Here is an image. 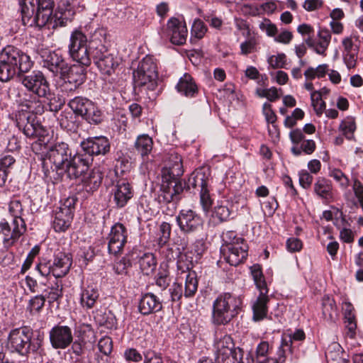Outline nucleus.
<instances>
[{"label":"nucleus","instance_id":"obj_1","mask_svg":"<svg viewBox=\"0 0 363 363\" xmlns=\"http://www.w3.org/2000/svg\"><path fill=\"white\" fill-rule=\"evenodd\" d=\"M33 66L30 57L15 46L6 45L0 50V81L8 82L18 74L28 91L41 97L48 91L50 84L40 70L30 72Z\"/></svg>","mask_w":363,"mask_h":363},{"label":"nucleus","instance_id":"obj_2","mask_svg":"<svg viewBox=\"0 0 363 363\" xmlns=\"http://www.w3.org/2000/svg\"><path fill=\"white\" fill-rule=\"evenodd\" d=\"M201 250H188L184 252L179 251L177 261V269L178 274H186L184 286L182 283L174 281L172 286L168 289L169 294V301L172 303H177L180 306L182 303V298L186 299L192 298L198 291L199 281L196 273L191 271L193 268L194 262L199 258L202 253Z\"/></svg>","mask_w":363,"mask_h":363},{"label":"nucleus","instance_id":"obj_3","mask_svg":"<svg viewBox=\"0 0 363 363\" xmlns=\"http://www.w3.org/2000/svg\"><path fill=\"white\" fill-rule=\"evenodd\" d=\"M47 159L53 164L59 174L66 173L70 179H77L86 171L89 160L82 158V153L72 154L69 145L56 143L47 152Z\"/></svg>","mask_w":363,"mask_h":363},{"label":"nucleus","instance_id":"obj_4","mask_svg":"<svg viewBox=\"0 0 363 363\" xmlns=\"http://www.w3.org/2000/svg\"><path fill=\"white\" fill-rule=\"evenodd\" d=\"M41 98L33 94L28 99H24L21 103V112L16 117L17 127L28 138H40L45 133L35 116L45 111V105Z\"/></svg>","mask_w":363,"mask_h":363},{"label":"nucleus","instance_id":"obj_5","mask_svg":"<svg viewBox=\"0 0 363 363\" xmlns=\"http://www.w3.org/2000/svg\"><path fill=\"white\" fill-rule=\"evenodd\" d=\"M18 4L25 26L42 28L56 18L53 0H19Z\"/></svg>","mask_w":363,"mask_h":363},{"label":"nucleus","instance_id":"obj_6","mask_svg":"<svg viewBox=\"0 0 363 363\" xmlns=\"http://www.w3.org/2000/svg\"><path fill=\"white\" fill-rule=\"evenodd\" d=\"M169 160L172 164L168 167V175L163 177L160 199L175 206L180 200V195L184 189V183L179 179L183 174L182 160L181 155L175 152L170 154Z\"/></svg>","mask_w":363,"mask_h":363},{"label":"nucleus","instance_id":"obj_7","mask_svg":"<svg viewBox=\"0 0 363 363\" xmlns=\"http://www.w3.org/2000/svg\"><path fill=\"white\" fill-rule=\"evenodd\" d=\"M242 299L230 292L218 296L213 303L212 323L216 326L228 325L240 313Z\"/></svg>","mask_w":363,"mask_h":363},{"label":"nucleus","instance_id":"obj_8","mask_svg":"<svg viewBox=\"0 0 363 363\" xmlns=\"http://www.w3.org/2000/svg\"><path fill=\"white\" fill-rule=\"evenodd\" d=\"M221 257L232 266L243 262L248 255V245L236 232L228 230L222 234Z\"/></svg>","mask_w":363,"mask_h":363},{"label":"nucleus","instance_id":"obj_9","mask_svg":"<svg viewBox=\"0 0 363 363\" xmlns=\"http://www.w3.org/2000/svg\"><path fill=\"white\" fill-rule=\"evenodd\" d=\"M209 180V169L202 168L194 172L184 184V189L199 190L200 203L204 211H208L213 203L208 187Z\"/></svg>","mask_w":363,"mask_h":363},{"label":"nucleus","instance_id":"obj_10","mask_svg":"<svg viewBox=\"0 0 363 363\" xmlns=\"http://www.w3.org/2000/svg\"><path fill=\"white\" fill-rule=\"evenodd\" d=\"M68 54L78 65L89 67L91 65V54L87 46V37L82 30L75 29L69 37Z\"/></svg>","mask_w":363,"mask_h":363},{"label":"nucleus","instance_id":"obj_11","mask_svg":"<svg viewBox=\"0 0 363 363\" xmlns=\"http://www.w3.org/2000/svg\"><path fill=\"white\" fill-rule=\"evenodd\" d=\"M33 330L28 326H22L10 330L7 337L6 347L11 353L23 356L28 352V347L33 343Z\"/></svg>","mask_w":363,"mask_h":363},{"label":"nucleus","instance_id":"obj_12","mask_svg":"<svg viewBox=\"0 0 363 363\" xmlns=\"http://www.w3.org/2000/svg\"><path fill=\"white\" fill-rule=\"evenodd\" d=\"M80 146L83 151L82 158L89 160L86 164V170L92 164L94 157L104 156L111 150L109 139L104 135L89 137L80 142Z\"/></svg>","mask_w":363,"mask_h":363},{"label":"nucleus","instance_id":"obj_13","mask_svg":"<svg viewBox=\"0 0 363 363\" xmlns=\"http://www.w3.org/2000/svg\"><path fill=\"white\" fill-rule=\"evenodd\" d=\"M177 224L186 236H194L203 229L204 220L201 216L191 209H182L176 216Z\"/></svg>","mask_w":363,"mask_h":363},{"label":"nucleus","instance_id":"obj_14","mask_svg":"<svg viewBox=\"0 0 363 363\" xmlns=\"http://www.w3.org/2000/svg\"><path fill=\"white\" fill-rule=\"evenodd\" d=\"M161 38L169 40L174 45H181L186 43L188 30L185 22L179 18L171 17L166 27L158 30Z\"/></svg>","mask_w":363,"mask_h":363},{"label":"nucleus","instance_id":"obj_15","mask_svg":"<svg viewBox=\"0 0 363 363\" xmlns=\"http://www.w3.org/2000/svg\"><path fill=\"white\" fill-rule=\"evenodd\" d=\"M128 229L121 223H116L108 235V253L118 256L123 252L128 240Z\"/></svg>","mask_w":363,"mask_h":363},{"label":"nucleus","instance_id":"obj_16","mask_svg":"<svg viewBox=\"0 0 363 363\" xmlns=\"http://www.w3.org/2000/svg\"><path fill=\"white\" fill-rule=\"evenodd\" d=\"M49 340L52 348L65 350L73 341L72 330L67 325H55L49 331Z\"/></svg>","mask_w":363,"mask_h":363},{"label":"nucleus","instance_id":"obj_17","mask_svg":"<svg viewBox=\"0 0 363 363\" xmlns=\"http://www.w3.org/2000/svg\"><path fill=\"white\" fill-rule=\"evenodd\" d=\"M289 138L294 144L291 151L295 156H299L302 153L311 155L315 150V141L313 140H306L303 131L299 128L292 130L289 133Z\"/></svg>","mask_w":363,"mask_h":363},{"label":"nucleus","instance_id":"obj_18","mask_svg":"<svg viewBox=\"0 0 363 363\" xmlns=\"http://www.w3.org/2000/svg\"><path fill=\"white\" fill-rule=\"evenodd\" d=\"M68 63L59 50L50 51L43 60V67L55 77H61L68 70Z\"/></svg>","mask_w":363,"mask_h":363},{"label":"nucleus","instance_id":"obj_19","mask_svg":"<svg viewBox=\"0 0 363 363\" xmlns=\"http://www.w3.org/2000/svg\"><path fill=\"white\" fill-rule=\"evenodd\" d=\"M238 210V203L233 197L222 198L217 201L214 207L213 216L220 222H225L235 216Z\"/></svg>","mask_w":363,"mask_h":363},{"label":"nucleus","instance_id":"obj_20","mask_svg":"<svg viewBox=\"0 0 363 363\" xmlns=\"http://www.w3.org/2000/svg\"><path fill=\"white\" fill-rule=\"evenodd\" d=\"M107 31L102 27H98L86 35L87 46L91 56L99 55L101 52L107 51L106 43Z\"/></svg>","mask_w":363,"mask_h":363},{"label":"nucleus","instance_id":"obj_21","mask_svg":"<svg viewBox=\"0 0 363 363\" xmlns=\"http://www.w3.org/2000/svg\"><path fill=\"white\" fill-rule=\"evenodd\" d=\"M111 195L115 206L118 208H122L127 205L133 196V191L128 182L121 180L113 187Z\"/></svg>","mask_w":363,"mask_h":363},{"label":"nucleus","instance_id":"obj_22","mask_svg":"<svg viewBox=\"0 0 363 363\" xmlns=\"http://www.w3.org/2000/svg\"><path fill=\"white\" fill-rule=\"evenodd\" d=\"M12 225L13 229L11 230L6 219H2L0 221V240L6 249L13 246L26 231L16 225Z\"/></svg>","mask_w":363,"mask_h":363},{"label":"nucleus","instance_id":"obj_23","mask_svg":"<svg viewBox=\"0 0 363 363\" xmlns=\"http://www.w3.org/2000/svg\"><path fill=\"white\" fill-rule=\"evenodd\" d=\"M94 63L102 74L111 75L119 65V58L107 51L91 56Z\"/></svg>","mask_w":363,"mask_h":363},{"label":"nucleus","instance_id":"obj_24","mask_svg":"<svg viewBox=\"0 0 363 363\" xmlns=\"http://www.w3.org/2000/svg\"><path fill=\"white\" fill-rule=\"evenodd\" d=\"M162 301L152 292L142 294L138 301V311L143 315H148L160 311Z\"/></svg>","mask_w":363,"mask_h":363},{"label":"nucleus","instance_id":"obj_25","mask_svg":"<svg viewBox=\"0 0 363 363\" xmlns=\"http://www.w3.org/2000/svg\"><path fill=\"white\" fill-rule=\"evenodd\" d=\"M133 79L135 86L145 87L152 92L149 96L150 99H155L159 94L160 90L158 89V77L146 74L137 69L133 72Z\"/></svg>","mask_w":363,"mask_h":363},{"label":"nucleus","instance_id":"obj_26","mask_svg":"<svg viewBox=\"0 0 363 363\" xmlns=\"http://www.w3.org/2000/svg\"><path fill=\"white\" fill-rule=\"evenodd\" d=\"M72 257L69 253L57 252L52 262V275L56 278L65 276L69 271Z\"/></svg>","mask_w":363,"mask_h":363},{"label":"nucleus","instance_id":"obj_27","mask_svg":"<svg viewBox=\"0 0 363 363\" xmlns=\"http://www.w3.org/2000/svg\"><path fill=\"white\" fill-rule=\"evenodd\" d=\"M99 298V291L96 285L83 284L79 294V303L84 310L93 308Z\"/></svg>","mask_w":363,"mask_h":363},{"label":"nucleus","instance_id":"obj_28","mask_svg":"<svg viewBox=\"0 0 363 363\" xmlns=\"http://www.w3.org/2000/svg\"><path fill=\"white\" fill-rule=\"evenodd\" d=\"M78 4L77 0H59L55 16L61 26L66 24L67 21H72L78 9Z\"/></svg>","mask_w":363,"mask_h":363},{"label":"nucleus","instance_id":"obj_29","mask_svg":"<svg viewBox=\"0 0 363 363\" xmlns=\"http://www.w3.org/2000/svg\"><path fill=\"white\" fill-rule=\"evenodd\" d=\"M330 40L331 34L330 31L326 29H321L318 31L317 38L313 39L308 38L306 40V43L308 47L313 48L317 54L325 55Z\"/></svg>","mask_w":363,"mask_h":363},{"label":"nucleus","instance_id":"obj_30","mask_svg":"<svg viewBox=\"0 0 363 363\" xmlns=\"http://www.w3.org/2000/svg\"><path fill=\"white\" fill-rule=\"evenodd\" d=\"M313 192L324 201H331L333 198L332 182L324 177H317L313 184Z\"/></svg>","mask_w":363,"mask_h":363},{"label":"nucleus","instance_id":"obj_31","mask_svg":"<svg viewBox=\"0 0 363 363\" xmlns=\"http://www.w3.org/2000/svg\"><path fill=\"white\" fill-rule=\"evenodd\" d=\"M102 179L103 174L100 169L94 168L83 176L82 183L84 190L89 194L96 191L101 186Z\"/></svg>","mask_w":363,"mask_h":363},{"label":"nucleus","instance_id":"obj_32","mask_svg":"<svg viewBox=\"0 0 363 363\" xmlns=\"http://www.w3.org/2000/svg\"><path fill=\"white\" fill-rule=\"evenodd\" d=\"M15 163V157L9 152L3 153L0 156V187L6 186Z\"/></svg>","mask_w":363,"mask_h":363},{"label":"nucleus","instance_id":"obj_33","mask_svg":"<svg viewBox=\"0 0 363 363\" xmlns=\"http://www.w3.org/2000/svg\"><path fill=\"white\" fill-rule=\"evenodd\" d=\"M9 213L13 218L12 225H16L26 230V224L23 218L24 205L23 202L14 198L9 203Z\"/></svg>","mask_w":363,"mask_h":363},{"label":"nucleus","instance_id":"obj_34","mask_svg":"<svg viewBox=\"0 0 363 363\" xmlns=\"http://www.w3.org/2000/svg\"><path fill=\"white\" fill-rule=\"evenodd\" d=\"M86 67L83 65H68V70L60 78L68 80V82L81 86L86 80Z\"/></svg>","mask_w":363,"mask_h":363},{"label":"nucleus","instance_id":"obj_35","mask_svg":"<svg viewBox=\"0 0 363 363\" xmlns=\"http://www.w3.org/2000/svg\"><path fill=\"white\" fill-rule=\"evenodd\" d=\"M176 88L179 93L186 97L193 98L198 94V86L194 78L187 73L179 79Z\"/></svg>","mask_w":363,"mask_h":363},{"label":"nucleus","instance_id":"obj_36","mask_svg":"<svg viewBox=\"0 0 363 363\" xmlns=\"http://www.w3.org/2000/svg\"><path fill=\"white\" fill-rule=\"evenodd\" d=\"M269 295H259L252 303L254 321H260L267 318Z\"/></svg>","mask_w":363,"mask_h":363},{"label":"nucleus","instance_id":"obj_37","mask_svg":"<svg viewBox=\"0 0 363 363\" xmlns=\"http://www.w3.org/2000/svg\"><path fill=\"white\" fill-rule=\"evenodd\" d=\"M153 147V141L147 134H143L135 140L134 147L135 152L139 155L143 160H145L151 153Z\"/></svg>","mask_w":363,"mask_h":363},{"label":"nucleus","instance_id":"obj_38","mask_svg":"<svg viewBox=\"0 0 363 363\" xmlns=\"http://www.w3.org/2000/svg\"><path fill=\"white\" fill-rule=\"evenodd\" d=\"M92 101L86 97L77 96L69 100L67 106L77 116L83 117L87 109L91 104Z\"/></svg>","mask_w":363,"mask_h":363},{"label":"nucleus","instance_id":"obj_39","mask_svg":"<svg viewBox=\"0 0 363 363\" xmlns=\"http://www.w3.org/2000/svg\"><path fill=\"white\" fill-rule=\"evenodd\" d=\"M73 216L67 210L56 211L52 221V226L56 232H65L70 226Z\"/></svg>","mask_w":363,"mask_h":363},{"label":"nucleus","instance_id":"obj_40","mask_svg":"<svg viewBox=\"0 0 363 363\" xmlns=\"http://www.w3.org/2000/svg\"><path fill=\"white\" fill-rule=\"evenodd\" d=\"M250 272L256 288L259 292V295H268L269 289L261 266L252 265L250 267Z\"/></svg>","mask_w":363,"mask_h":363},{"label":"nucleus","instance_id":"obj_41","mask_svg":"<svg viewBox=\"0 0 363 363\" xmlns=\"http://www.w3.org/2000/svg\"><path fill=\"white\" fill-rule=\"evenodd\" d=\"M141 272L146 276L152 274L157 267V262L152 253H144L138 260Z\"/></svg>","mask_w":363,"mask_h":363},{"label":"nucleus","instance_id":"obj_42","mask_svg":"<svg viewBox=\"0 0 363 363\" xmlns=\"http://www.w3.org/2000/svg\"><path fill=\"white\" fill-rule=\"evenodd\" d=\"M322 313L324 318L334 321L337 316V307L334 298L325 296L322 300Z\"/></svg>","mask_w":363,"mask_h":363},{"label":"nucleus","instance_id":"obj_43","mask_svg":"<svg viewBox=\"0 0 363 363\" xmlns=\"http://www.w3.org/2000/svg\"><path fill=\"white\" fill-rule=\"evenodd\" d=\"M155 282L156 286H157L161 291H164L168 287L169 289L172 286V284L170 285V273L167 264H161L158 272L155 277Z\"/></svg>","mask_w":363,"mask_h":363},{"label":"nucleus","instance_id":"obj_44","mask_svg":"<svg viewBox=\"0 0 363 363\" xmlns=\"http://www.w3.org/2000/svg\"><path fill=\"white\" fill-rule=\"evenodd\" d=\"M82 118L91 125H99L104 121V114L99 106L92 101L86 113Z\"/></svg>","mask_w":363,"mask_h":363},{"label":"nucleus","instance_id":"obj_45","mask_svg":"<svg viewBox=\"0 0 363 363\" xmlns=\"http://www.w3.org/2000/svg\"><path fill=\"white\" fill-rule=\"evenodd\" d=\"M41 97L46 100V104L51 112H58L65 104V101L59 95L55 94L51 88L48 89L45 95Z\"/></svg>","mask_w":363,"mask_h":363},{"label":"nucleus","instance_id":"obj_46","mask_svg":"<svg viewBox=\"0 0 363 363\" xmlns=\"http://www.w3.org/2000/svg\"><path fill=\"white\" fill-rule=\"evenodd\" d=\"M143 363H178L175 360L167 357L163 359L162 354L152 349H145L143 350Z\"/></svg>","mask_w":363,"mask_h":363},{"label":"nucleus","instance_id":"obj_47","mask_svg":"<svg viewBox=\"0 0 363 363\" xmlns=\"http://www.w3.org/2000/svg\"><path fill=\"white\" fill-rule=\"evenodd\" d=\"M270 346L268 342H260L256 348V362L257 363H277L274 358L267 357Z\"/></svg>","mask_w":363,"mask_h":363},{"label":"nucleus","instance_id":"obj_48","mask_svg":"<svg viewBox=\"0 0 363 363\" xmlns=\"http://www.w3.org/2000/svg\"><path fill=\"white\" fill-rule=\"evenodd\" d=\"M223 342L226 343V347L225 348L217 349V358L224 361L231 355L233 359H234V352L240 349L233 348L234 344L231 337L229 335H225L223 337Z\"/></svg>","mask_w":363,"mask_h":363},{"label":"nucleus","instance_id":"obj_49","mask_svg":"<svg viewBox=\"0 0 363 363\" xmlns=\"http://www.w3.org/2000/svg\"><path fill=\"white\" fill-rule=\"evenodd\" d=\"M44 289H47L46 291H43L42 293L45 296V300L48 299L50 304L57 302V305H59L63 295L62 286L55 284L54 286L45 288Z\"/></svg>","mask_w":363,"mask_h":363},{"label":"nucleus","instance_id":"obj_50","mask_svg":"<svg viewBox=\"0 0 363 363\" xmlns=\"http://www.w3.org/2000/svg\"><path fill=\"white\" fill-rule=\"evenodd\" d=\"M132 267V262L128 256H124L113 264L115 274L121 276L128 275V271Z\"/></svg>","mask_w":363,"mask_h":363},{"label":"nucleus","instance_id":"obj_51","mask_svg":"<svg viewBox=\"0 0 363 363\" xmlns=\"http://www.w3.org/2000/svg\"><path fill=\"white\" fill-rule=\"evenodd\" d=\"M73 113L70 112L62 111L58 117L60 127L67 131H74L77 128L75 121H74Z\"/></svg>","mask_w":363,"mask_h":363},{"label":"nucleus","instance_id":"obj_52","mask_svg":"<svg viewBox=\"0 0 363 363\" xmlns=\"http://www.w3.org/2000/svg\"><path fill=\"white\" fill-rule=\"evenodd\" d=\"M138 69L140 72L146 73V74L153 75L158 77L157 65L154 60L150 57H145L140 62Z\"/></svg>","mask_w":363,"mask_h":363},{"label":"nucleus","instance_id":"obj_53","mask_svg":"<svg viewBox=\"0 0 363 363\" xmlns=\"http://www.w3.org/2000/svg\"><path fill=\"white\" fill-rule=\"evenodd\" d=\"M157 245L160 256L167 262H172L178 258L179 248H177V251H175L173 247L170 246L168 243Z\"/></svg>","mask_w":363,"mask_h":363},{"label":"nucleus","instance_id":"obj_54","mask_svg":"<svg viewBox=\"0 0 363 363\" xmlns=\"http://www.w3.org/2000/svg\"><path fill=\"white\" fill-rule=\"evenodd\" d=\"M45 303V296L43 294L33 296L28 302L27 310L31 314L39 313L43 308Z\"/></svg>","mask_w":363,"mask_h":363},{"label":"nucleus","instance_id":"obj_55","mask_svg":"<svg viewBox=\"0 0 363 363\" xmlns=\"http://www.w3.org/2000/svg\"><path fill=\"white\" fill-rule=\"evenodd\" d=\"M172 225L167 222H162L160 225L157 245L167 244L171 236Z\"/></svg>","mask_w":363,"mask_h":363},{"label":"nucleus","instance_id":"obj_56","mask_svg":"<svg viewBox=\"0 0 363 363\" xmlns=\"http://www.w3.org/2000/svg\"><path fill=\"white\" fill-rule=\"evenodd\" d=\"M98 318L99 324L104 326L108 329L113 330L117 328V320L113 313L108 311L104 313L100 318Z\"/></svg>","mask_w":363,"mask_h":363},{"label":"nucleus","instance_id":"obj_57","mask_svg":"<svg viewBox=\"0 0 363 363\" xmlns=\"http://www.w3.org/2000/svg\"><path fill=\"white\" fill-rule=\"evenodd\" d=\"M207 31V28L205 23L199 18L194 21L191 28V38L194 37L196 39L202 38Z\"/></svg>","mask_w":363,"mask_h":363},{"label":"nucleus","instance_id":"obj_58","mask_svg":"<svg viewBox=\"0 0 363 363\" xmlns=\"http://www.w3.org/2000/svg\"><path fill=\"white\" fill-rule=\"evenodd\" d=\"M284 338V345L286 346V348L292 352V343L293 341H303L306 338V335L304 331L302 329H296L295 331L291 333L288 338Z\"/></svg>","mask_w":363,"mask_h":363},{"label":"nucleus","instance_id":"obj_59","mask_svg":"<svg viewBox=\"0 0 363 363\" xmlns=\"http://www.w3.org/2000/svg\"><path fill=\"white\" fill-rule=\"evenodd\" d=\"M267 62L269 67L274 69L285 68L286 65V56L284 53L273 55L268 57Z\"/></svg>","mask_w":363,"mask_h":363},{"label":"nucleus","instance_id":"obj_60","mask_svg":"<svg viewBox=\"0 0 363 363\" xmlns=\"http://www.w3.org/2000/svg\"><path fill=\"white\" fill-rule=\"evenodd\" d=\"M312 106L318 116H320L325 109V103L322 100L320 94L317 91L311 94Z\"/></svg>","mask_w":363,"mask_h":363},{"label":"nucleus","instance_id":"obj_61","mask_svg":"<svg viewBox=\"0 0 363 363\" xmlns=\"http://www.w3.org/2000/svg\"><path fill=\"white\" fill-rule=\"evenodd\" d=\"M356 125L354 121H344L340 123V130L347 140H352L354 137V132Z\"/></svg>","mask_w":363,"mask_h":363},{"label":"nucleus","instance_id":"obj_62","mask_svg":"<svg viewBox=\"0 0 363 363\" xmlns=\"http://www.w3.org/2000/svg\"><path fill=\"white\" fill-rule=\"evenodd\" d=\"M26 285L31 293L40 294L43 291H46L47 289H44L45 284L43 283H38L37 281L30 276H26L25 278Z\"/></svg>","mask_w":363,"mask_h":363},{"label":"nucleus","instance_id":"obj_63","mask_svg":"<svg viewBox=\"0 0 363 363\" xmlns=\"http://www.w3.org/2000/svg\"><path fill=\"white\" fill-rule=\"evenodd\" d=\"M123 357L128 362H140L143 359V352L141 354L135 348H127L123 352Z\"/></svg>","mask_w":363,"mask_h":363},{"label":"nucleus","instance_id":"obj_64","mask_svg":"<svg viewBox=\"0 0 363 363\" xmlns=\"http://www.w3.org/2000/svg\"><path fill=\"white\" fill-rule=\"evenodd\" d=\"M259 29L264 32L269 37H275L278 33V29L275 24L268 18H264L259 25Z\"/></svg>","mask_w":363,"mask_h":363}]
</instances>
